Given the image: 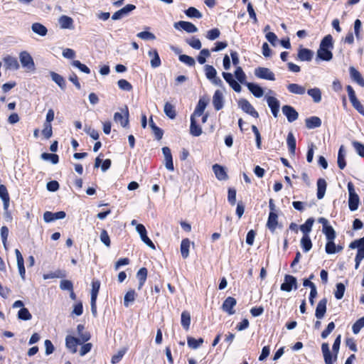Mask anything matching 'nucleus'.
Segmentation results:
<instances>
[{"mask_svg": "<svg viewBox=\"0 0 364 364\" xmlns=\"http://www.w3.org/2000/svg\"><path fill=\"white\" fill-rule=\"evenodd\" d=\"M333 38L331 35H326L320 42V60L330 61L333 58Z\"/></svg>", "mask_w": 364, "mask_h": 364, "instance_id": "f257e3e1", "label": "nucleus"}, {"mask_svg": "<svg viewBox=\"0 0 364 364\" xmlns=\"http://www.w3.org/2000/svg\"><path fill=\"white\" fill-rule=\"evenodd\" d=\"M348 190L349 193L348 206L351 211H355L358 208L360 198L355 193L354 186L351 182L348 183Z\"/></svg>", "mask_w": 364, "mask_h": 364, "instance_id": "f03ea898", "label": "nucleus"}, {"mask_svg": "<svg viewBox=\"0 0 364 364\" xmlns=\"http://www.w3.org/2000/svg\"><path fill=\"white\" fill-rule=\"evenodd\" d=\"M19 60L23 68L27 71L33 72L36 70L35 63L32 56L27 51H22L19 53Z\"/></svg>", "mask_w": 364, "mask_h": 364, "instance_id": "7ed1b4c3", "label": "nucleus"}, {"mask_svg": "<svg viewBox=\"0 0 364 364\" xmlns=\"http://www.w3.org/2000/svg\"><path fill=\"white\" fill-rule=\"evenodd\" d=\"M205 74L206 77L211 81V82L218 86L223 85V81L220 78L217 77V71L215 68L210 65H206L204 67Z\"/></svg>", "mask_w": 364, "mask_h": 364, "instance_id": "20e7f679", "label": "nucleus"}, {"mask_svg": "<svg viewBox=\"0 0 364 364\" xmlns=\"http://www.w3.org/2000/svg\"><path fill=\"white\" fill-rule=\"evenodd\" d=\"M320 223L322 224V232L325 235L326 240H335L336 232L333 228L329 225L328 221L324 218H320Z\"/></svg>", "mask_w": 364, "mask_h": 364, "instance_id": "39448f33", "label": "nucleus"}, {"mask_svg": "<svg viewBox=\"0 0 364 364\" xmlns=\"http://www.w3.org/2000/svg\"><path fill=\"white\" fill-rule=\"evenodd\" d=\"M173 27L177 30H183L188 33L198 32V28L192 23L185 21H180L174 23Z\"/></svg>", "mask_w": 364, "mask_h": 364, "instance_id": "423d86ee", "label": "nucleus"}, {"mask_svg": "<svg viewBox=\"0 0 364 364\" xmlns=\"http://www.w3.org/2000/svg\"><path fill=\"white\" fill-rule=\"evenodd\" d=\"M255 75L257 77L264 79L267 80H274L275 77L273 72L269 68L264 67H259L255 70Z\"/></svg>", "mask_w": 364, "mask_h": 364, "instance_id": "0eeeda50", "label": "nucleus"}, {"mask_svg": "<svg viewBox=\"0 0 364 364\" xmlns=\"http://www.w3.org/2000/svg\"><path fill=\"white\" fill-rule=\"evenodd\" d=\"M239 107L247 114L252 116L253 117H259L258 112L255 109L253 106L245 99H241L238 102Z\"/></svg>", "mask_w": 364, "mask_h": 364, "instance_id": "6e6552de", "label": "nucleus"}, {"mask_svg": "<svg viewBox=\"0 0 364 364\" xmlns=\"http://www.w3.org/2000/svg\"><path fill=\"white\" fill-rule=\"evenodd\" d=\"M122 112H115L114 114V120L116 122L120 123L122 127H126L129 124V111L126 106L124 109L122 110Z\"/></svg>", "mask_w": 364, "mask_h": 364, "instance_id": "1a4fd4ad", "label": "nucleus"}, {"mask_svg": "<svg viewBox=\"0 0 364 364\" xmlns=\"http://www.w3.org/2000/svg\"><path fill=\"white\" fill-rule=\"evenodd\" d=\"M136 232L139 234L141 240L151 249L155 250L156 247L153 242L148 237L146 230L144 225H136Z\"/></svg>", "mask_w": 364, "mask_h": 364, "instance_id": "9d476101", "label": "nucleus"}, {"mask_svg": "<svg viewBox=\"0 0 364 364\" xmlns=\"http://www.w3.org/2000/svg\"><path fill=\"white\" fill-rule=\"evenodd\" d=\"M136 6L133 4H127L122 9L116 11L112 16V19L114 21L121 19L122 18L127 16L131 11L134 10Z\"/></svg>", "mask_w": 364, "mask_h": 364, "instance_id": "9b49d317", "label": "nucleus"}, {"mask_svg": "<svg viewBox=\"0 0 364 364\" xmlns=\"http://www.w3.org/2000/svg\"><path fill=\"white\" fill-rule=\"evenodd\" d=\"M283 114L287 117L289 122H293L299 117V114L296 109L289 105H284L282 108Z\"/></svg>", "mask_w": 364, "mask_h": 364, "instance_id": "f8f14e48", "label": "nucleus"}, {"mask_svg": "<svg viewBox=\"0 0 364 364\" xmlns=\"http://www.w3.org/2000/svg\"><path fill=\"white\" fill-rule=\"evenodd\" d=\"M266 99L267 105L271 109L273 116L274 117H277L280 106L279 101L276 97L272 96H267Z\"/></svg>", "mask_w": 364, "mask_h": 364, "instance_id": "ddd939ff", "label": "nucleus"}, {"mask_svg": "<svg viewBox=\"0 0 364 364\" xmlns=\"http://www.w3.org/2000/svg\"><path fill=\"white\" fill-rule=\"evenodd\" d=\"M66 216L64 211H59L56 213H52L46 211L43 214V220L46 223H50L56 220L63 219Z\"/></svg>", "mask_w": 364, "mask_h": 364, "instance_id": "4468645a", "label": "nucleus"}, {"mask_svg": "<svg viewBox=\"0 0 364 364\" xmlns=\"http://www.w3.org/2000/svg\"><path fill=\"white\" fill-rule=\"evenodd\" d=\"M293 287L296 288V279L293 276L286 275L284 282L281 285V289L289 292Z\"/></svg>", "mask_w": 364, "mask_h": 364, "instance_id": "2eb2a0df", "label": "nucleus"}, {"mask_svg": "<svg viewBox=\"0 0 364 364\" xmlns=\"http://www.w3.org/2000/svg\"><path fill=\"white\" fill-rule=\"evenodd\" d=\"M335 240H326L325 245V251L328 255L336 254L343 250V247L340 245H336L334 242Z\"/></svg>", "mask_w": 364, "mask_h": 364, "instance_id": "dca6fc26", "label": "nucleus"}, {"mask_svg": "<svg viewBox=\"0 0 364 364\" xmlns=\"http://www.w3.org/2000/svg\"><path fill=\"white\" fill-rule=\"evenodd\" d=\"M237 301L232 296H228L223 302L222 309L224 311L227 312L229 315L235 314L233 308L235 306Z\"/></svg>", "mask_w": 364, "mask_h": 364, "instance_id": "f3484780", "label": "nucleus"}, {"mask_svg": "<svg viewBox=\"0 0 364 364\" xmlns=\"http://www.w3.org/2000/svg\"><path fill=\"white\" fill-rule=\"evenodd\" d=\"M15 254L16 257L17 267L20 276L23 280L25 279L26 269L24 267V260L21 252L18 250H15Z\"/></svg>", "mask_w": 364, "mask_h": 364, "instance_id": "a211bd4d", "label": "nucleus"}, {"mask_svg": "<svg viewBox=\"0 0 364 364\" xmlns=\"http://www.w3.org/2000/svg\"><path fill=\"white\" fill-rule=\"evenodd\" d=\"M82 343L77 338L71 336H67L65 338L66 348L73 353H76L77 346Z\"/></svg>", "mask_w": 364, "mask_h": 364, "instance_id": "6ab92c4d", "label": "nucleus"}, {"mask_svg": "<svg viewBox=\"0 0 364 364\" xmlns=\"http://www.w3.org/2000/svg\"><path fill=\"white\" fill-rule=\"evenodd\" d=\"M223 95L221 91L216 90L213 97V105L216 110H220L223 107Z\"/></svg>", "mask_w": 364, "mask_h": 364, "instance_id": "aec40b11", "label": "nucleus"}, {"mask_svg": "<svg viewBox=\"0 0 364 364\" xmlns=\"http://www.w3.org/2000/svg\"><path fill=\"white\" fill-rule=\"evenodd\" d=\"M148 55L151 58L150 64L151 68H159L161 65V59L158 51L156 49H151L148 51Z\"/></svg>", "mask_w": 364, "mask_h": 364, "instance_id": "412c9836", "label": "nucleus"}, {"mask_svg": "<svg viewBox=\"0 0 364 364\" xmlns=\"http://www.w3.org/2000/svg\"><path fill=\"white\" fill-rule=\"evenodd\" d=\"M58 23L62 29H73V19L68 16L63 15L58 18Z\"/></svg>", "mask_w": 364, "mask_h": 364, "instance_id": "4be33fe9", "label": "nucleus"}, {"mask_svg": "<svg viewBox=\"0 0 364 364\" xmlns=\"http://www.w3.org/2000/svg\"><path fill=\"white\" fill-rule=\"evenodd\" d=\"M213 171L218 180L225 181L228 178V174L223 166L215 164L213 166Z\"/></svg>", "mask_w": 364, "mask_h": 364, "instance_id": "5701e85b", "label": "nucleus"}, {"mask_svg": "<svg viewBox=\"0 0 364 364\" xmlns=\"http://www.w3.org/2000/svg\"><path fill=\"white\" fill-rule=\"evenodd\" d=\"M77 331L79 338H77L82 343L87 342L90 339V334L88 331H85V326L79 324L77 326Z\"/></svg>", "mask_w": 364, "mask_h": 364, "instance_id": "b1692460", "label": "nucleus"}, {"mask_svg": "<svg viewBox=\"0 0 364 364\" xmlns=\"http://www.w3.org/2000/svg\"><path fill=\"white\" fill-rule=\"evenodd\" d=\"M6 69L16 70L19 68V64L17 59L14 57L8 55L4 58Z\"/></svg>", "mask_w": 364, "mask_h": 364, "instance_id": "393cba45", "label": "nucleus"}, {"mask_svg": "<svg viewBox=\"0 0 364 364\" xmlns=\"http://www.w3.org/2000/svg\"><path fill=\"white\" fill-rule=\"evenodd\" d=\"M350 75L351 79L356 82L359 85L364 86V80L361 74L353 66L349 68Z\"/></svg>", "mask_w": 364, "mask_h": 364, "instance_id": "a878e982", "label": "nucleus"}, {"mask_svg": "<svg viewBox=\"0 0 364 364\" xmlns=\"http://www.w3.org/2000/svg\"><path fill=\"white\" fill-rule=\"evenodd\" d=\"M208 104V100L205 98H200L198 102V105L194 110V112L191 116L194 117H200L203 114Z\"/></svg>", "mask_w": 364, "mask_h": 364, "instance_id": "bb28decb", "label": "nucleus"}, {"mask_svg": "<svg viewBox=\"0 0 364 364\" xmlns=\"http://www.w3.org/2000/svg\"><path fill=\"white\" fill-rule=\"evenodd\" d=\"M31 30L39 36H46L48 33L47 28L40 23H33L31 26Z\"/></svg>", "mask_w": 364, "mask_h": 364, "instance_id": "cd10ccee", "label": "nucleus"}, {"mask_svg": "<svg viewBox=\"0 0 364 364\" xmlns=\"http://www.w3.org/2000/svg\"><path fill=\"white\" fill-rule=\"evenodd\" d=\"M246 85L249 90L254 95L255 97H261L263 96L264 90L258 85L252 82H247Z\"/></svg>", "mask_w": 364, "mask_h": 364, "instance_id": "c85d7f7f", "label": "nucleus"}, {"mask_svg": "<svg viewBox=\"0 0 364 364\" xmlns=\"http://www.w3.org/2000/svg\"><path fill=\"white\" fill-rule=\"evenodd\" d=\"M314 55V52L307 48H300L298 53V58L302 61H310Z\"/></svg>", "mask_w": 364, "mask_h": 364, "instance_id": "c756f323", "label": "nucleus"}, {"mask_svg": "<svg viewBox=\"0 0 364 364\" xmlns=\"http://www.w3.org/2000/svg\"><path fill=\"white\" fill-rule=\"evenodd\" d=\"M190 133L194 136H198L202 134V129L196 124L194 116L191 117Z\"/></svg>", "mask_w": 364, "mask_h": 364, "instance_id": "7c9ffc66", "label": "nucleus"}, {"mask_svg": "<svg viewBox=\"0 0 364 364\" xmlns=\"http://www.w3.org/2000/svg\"><path fill=\"white\" fill-rule=\"evenodd\" d=\"M277 214L274 212L271 211L269 215L268 220L267 223V226L272 231L274 232L277 225Z\"/></svg>", "mask_w": 364, "mask_h": 364, "instance_id": "2f4dec72", "label": "nucleus"}, {"mask_svg": "<svg viewBox=\"0 0 364 364\" xmlns=\"http://www.w3.org/2000/svg\"><path fill=\"white\" fill-rule=\"evenodd\" d=\"M287 89L290 92L296 95H304L306 92L305 87L296 83L289 84Z\"/></svg>", "mask_w": 364, "mask_h": 364, "instance_id": "473e14b6", "label": "nucleus"}, {"mask_svg": "<svg viewBox=\"0 0 364 364\" xmlns=\"http://www.w3.org/2000/svg\"><path fill=\"white\" fill-rule=\"evenodd\" d=\"M287 143L290 154L294 156L296 151V139L291 132H289L287 135Z\"/></svg>", "mask_w": 364, "mask_h": 364, "instance_id": "72a5a7b5", "label": "nucleus"}, {"mask_svg": "<svg viewBox=\"0 0 364 364\" xmlns=\"http://www.w3.org/2000/svg\"><path fill=\"white\" fill-rule=\"evenodd\" d=\"M50 75L52 80L60 87V89L64 90L65 88V81L61 75L55 72H50Z\"/></svg>", "mask_w": 364, "mask_h": 364, "instance_id": "f704fd0d", "label": "nucleus"}, {"mask_svg": "<svg viewBox=\"0 0 364 364\" xmlns=\"http://www.w3.org/2000/svg\"><path fill=\"white\" fill-rule=\"evenodd\" d=\"M314 223V220L310 218L306 221L304 224L300 226V230L304 235H309V232L311 231Z\"/></svg>", "mask_w": 364, "mask_h": 364, "instance_id": "c9c22d12", "label": "nucleus"}, {"mask_svg": "<svg viewBox=\"0 0 364 364\" xmlns=\"http://www.w3.org/2000/svg\"><path fill=\"white\" fill-rule=\"evenodd\" d=\"M190 241L188 238L183 239L181 243V252L183 258L186 259L189 255Z\"/></svg>", "mask_w": 364, "mask_h": 364, "instance_id": "e433bc0d", "label": "nucleus"}, {"mask_svg": "<svg viewBox=\"0 0 364 364\" xmlns=\"http://www.w3.org/2000/svg\"><path fill=\"white\" fill-rule=\"evenodd\" d=\"M164 113L170 119H174L176 116V109L173 105L169 102H166L164 107Z\"/></svg>", "mask_w": 364, "mask_h": 364, "instance_id": "4c0bfd02", "label": "nucleus"}, {"mask_svg": "<svg viewBox=\"0 0 364 364\" xmlns=\"http://www.w3.org/2000/svg\"><path fill=\"white\" fill-rule=\"evenodd\" d=\"M136 298V293L134 290L131 289L128 291L126 294L124 295V305L126 307H128L130 304H132Z\"/></svg>", "mask_w": 364, "mask_h": 364, "instance_id": "58836bf2", "label": "nucleus"}, {"mask_svg": "<svg viewBox=\"0 0 364 364\" xmlns=\"http://www.w3.org/2000/svg\"><path fill=\"white\" fill-rule=\"evenodd\" d=\"M181 325L185 330H188L191 324V315L189 312L184 311L181 314Z\"/></svg>", "mask_w": 364, "mask_h": 364, "instance_id": "ea45409f", "label": "nucleus"}, {"mask_svg": "<svg viewBox=\"0 0 364 364\" xmlns=\"http://www.w3.org/2000/svg\"><path fill=\"white\" fill-rule=\"evenodd\" d=\"M184 13L188 18H201L203 16L202 14L197 9L193 6L185 10Z\"/></svg>", "mask_w": 364, "mask_h": 364, "instance_id": "a19ab883", "label": "nucleus"}, {"mask_svg": "<svg viewBox=\"0 0 364 364\" xmlns=\"http://www.w3.org/2000/svg\"><path fill=\"white\" fill-rule=\"evenodd\" d=\"M147 277V269L144 267L141 268L137 272V277L139 279V287L140 289L144 285Z\"/></svg>", "mask_w": 364, "mask_h": 364, "instance_id": "79ce46f5", "label": "nucleus"}, {"mask_svg": "<svg viewBox=\"0 0 364 364\" xmlns=\"http://www.w3.org/2000/svg\"><path fill=\"white\" fill-rule=\"evenodd\" d=\"M235 77L240 83L246 85V75L240 66L236 67Z\"/></svg>", "mask_w": 364, "mask_h": 364, "instance_id": "37998d69", "label": "nucleus"}, {"mask_svg": "<svg viewBox=\"0 0 364 364\" xmlns=\"http://www.w3.org/2000/svg\"><path fill=\"white\" fill-rule=\"evenodd\" d=\"M185 41L187 44H188L191 48L196 50H200L202 47V44L200 39L194 36L190 38H186Z\"/></svg>", "mask_w": 364, "mask_h": 364, "instance_id": "c03bdc74", "label": "nucleus"}, {"mask_svg": "<svg viewBox=\"0 0 364 364\" xmlns=\"http://www.w3.org/2000/svg\"><path fill=\"white\" fill-rule=\"evenodd\" d=\"M187 343L191 348L197 349L200 345L203 343V339L202 338L195 339L192 337H188Z\"/></svg>", "mask_w": 364, "mask_h": 364, "instance_id": "a18cd8bd", "label": "nucleus"}, {"mask_svg": "<svg viewBox=\"0 0 364 364\" xmlns=\"http://www.w3.org/2000/svg\"><path fill=\"white\" fill-rule=\"evenodd\" d=\"M301 245L304 252H308L311 249L312 243L309 235H303L301 240Z\"/></svg>", "mask_w": 364, "mask_h": 364, "instance_id": "49530a36", "label": "nucleus"}, {"mask_svg": "<svg viewBox=\"0 0 364 364\" xmlns=\"http://www.w3.org/2000/svg\"><path fill=\"white\" fill-rule=\"evenodd\" d=\"M66 276L65 272L63 270H58L55 272H50L48 274H45L43 276L44 279H53V278H63Z\"/></svg>", "mask_w": 364, "mask_h": 364, "instance_id": "de8ad7c7", "label": "nucleus"}, {"mask_svg": "<svg viewBox=\"0 0 364 364\" xmlns=\"http://www.w3.org/2000/svg\"><path fill=\"white\" fill-rule=\"evenodd\" d=\"M210 52L208 49L204 48L200 51L198 56L197 57L198 62L203 65L206 62V58L210 57Z\"/></svg>", "mask_w": 364, "mask_h": 364, "instance_id": "09e8293b", "label": "nucleus"}, {"mask_svg": "<svg viewBox=\"0 0 364 364\" xmlns=\"http://www.w3.org/2000/svg\"><path fill=\"white\" fill-rule=\"evenodd\" d=\"M18 318L21 320L28 321L31 319L32 316L28 309L21 308L18 312Z\"/></svg>", "mask_w": 364, "mask_h": 364, "instance_id": "8fccbe9b", "label": "nucleus"}, {"mask_svg": "<svg viewBox=\"0 0 364 364\" xmlns=\"http://www.w3.org/2000/svg\"><path fill=\"white\" fill-rule=\"evenodd\" d=\"M178 58L181 62L186 64L188 66L192 67L196 65V61H195L194 58L189 55L182 54V55H179Z\"/></svg>", "mask_w": 364, "mask_h": 364, "instance_id": "3c124183", "label": "nucleus"}, {"mask_svg": "<svg viewBox=\"0 0 364 364\" xmlns=\"http://www.w3.org/2000/svg\"><path fill=\"white\" fill-rule=\"evenodd\" d=\"M100 283L99 281H93L92 283L91 299L97 300V294L100 290Z\"/></svg>", "mask_w": 364, "mask_h": 364, "instance_id": "603ef678", "label": "nucleus"}, {"mask_svg": "<svg viewBox=\"0 0 364 364\" xmlns=\"http://www.w3.org/2000/svg\"><path fill=\"white\" fill-rule=\"evenodd\" d=\"M345 286L342 283H338L336 284V289L334 292L335 297L337 299H341L344 295L345 292Z\"/></svg>", "mask_w": 364, "mask_h": 364, "instance_id": "864d4df0", "label": "nucleus"}, {"mask_svg": "<svg viewBox=\"0 0 364 364\" xmlns=\"http://www.w3.org/2000/svg\"><path fill=\"white\" fill-rule=\"evenodd\" d=\"M72 65L78 68L80 71L86 73L90 74V69L85 65L80 63V61L75 60L72 62Z\"/></svg>", "mask_w": 364, "mask_h": 364, "instance_id": "5fc2aeb1", "label": "nucleus"}, {"mask_svg": "<svg viewBox=\"0 0 364 364\" xmlns=\"http://www.w3.org/2000/svg\"><path fill=\"white\" fill-rule=\"evenodd\" d=\"M41 158L43 160H50L52 164H56L58 163L59 158L57 154H48V153H43L41 154Z\"/></svg>", "mask_w": 364, "mask_h": 364, "instance_id": "6e6d98bb", "label": "nucleus"}, {"mask_svg": "<svg viewBox=\"0 0 364 364\" xmlns=\"http://www.w3.org/2000/svg\"><path fill=\"white\" fill-rule=\"evenodd\" d=\"M364 327V316L355 321L353 325L352 330L353 333L358 334L360 331Z\"/></svg>", "mask_w": 364, "mask_h": 364, "instance_id": "4d7b16f0", "label": "nucleus"}, {"mask_svg": "<svg viewBox=\"0 0 364 364\" xmlns=\"http://www.w3.org/2000/svg\"><path fill=\"white\" fill-rule=\"evenodd\" d=\"M136 36L144 41L154 40L156 38L155 35L149 31L139 32L136 34Z\"/></svg>", "mask_w": 364, "mask_h": 364, "instance_id": "13d9d810", "label": "nucleus"}, {"mask_svg": "<svg viewBox=\"0 0 364 364\" xmlns=\"http://www.w3.org/2000/svg\"><path fill=\"white\" fill-rule=\"evenodd\" d=\"M100 238V241L107 247H110L111 241H110V238H109V236L107 230H102Z\"/></svg>", "mask_w": 364, "mask_h": 364, "instance_id": "bf43d9fd", "label": "nucleus"}, {"mask_svg": "<svg viewBox=\"0 0 364 364\" xmlns=\"http://www.w3.org/2000/svg\"><path fill=\"white\" fill-rule=\"evenodd\" d=\"M220 35V31L218 28H213L207 32L206 38L210 41L217 39Z\"/></svg>", "mask_w": 364, "mask_h": 364, "instance_id": "052dcab7", "label": "nucleus"}, {"mask_svg": "<svg viewBox=\"0 0 364 364\" xmlns=\"http://www.w3.org/2000/svg\"><path fill=\"white\" fill-rule=\"evenodd\" d=\"M117 85L118 87L122 90L130 91L132 90V85L124 79L118 80Z\"/></svg>", "mask_w": 364, "mask_h": 364, "instance_id": "680f3d73", "label": "nucleus"}, {"mask_svg": "<svg viewBox=\"0 0 364 364\" xmlns=\"http://www.w3.org/2000/svg\"><path fill=\"white\" fill-rule=\"evenodd\" d=\"M306 126L309 129L318 127V117H313L306 119Z\"/></svg>", "mask_w": 364, "mask_h": 364, "instance_id": "e2e57ef3", "label": "nucleus"}, {"mask_svg": "<svg viewBox=\"0 0 364 364\" xmlns=\"http://www.w3.org/2000/svg\"><path fill=\"white\" fill-rule=\"evenodd\" d=\"M42 134L46 139H50L52 136L53 131L51 124L44 123Z\"/></svg>", "mask_w": 364, "mask_h": 364, "instance_id": "0e129e2a", "label": "nucleus"}, {"mask_svg": "<svg viewBox=\"0 0 364 364\" xmlns=\"http://www.w3.org/2000/svg\"><path fill=\"white\" fill-rule=\"evenodd\" d=\"M353 146L356 152L361 157H364V145L358 141H353Z\"/></svg>", "mask_w": 364, "mask_h": 364, "instance_id": "69168bd1", "label": "nucleus"}, {"mask_svg": "<svg viewBox=\"0 0 364 364\" xmlns=\"http://www.w3.org/2000/svg\"><path fill=\"white\" fill-rule=\"evenodd\" d=\"M349 247L352 249L358 248V250H359V248H364V237L352 242Z\"/></svg>", "mask_w": 364, "mask_h": 364, "instance_id": "338daca9", "label": "nucleus"}, {"mask_svg": "<svg viewBox=\"0 0 364 364\" xmlns=\"http://www.w3.org/2000/svg\"><path fill=\"white\" fill-rule=\"evenodd\" d=\"M353 107L363 116H364V106L357 99L355 101L351 102Z\"/></svg>", "mask_w": 364, "mask_h": 364, "instance_id": "774afa93", "label": "nucleus"}]
</instances>
